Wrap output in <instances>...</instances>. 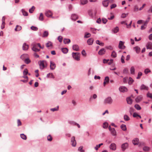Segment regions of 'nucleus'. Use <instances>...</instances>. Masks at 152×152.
Wrapping results in <instances>:
<instances>
[{"mask_svg": "<svg viewBox=\"0 0 152 152\" xmlns=\"http://www.w3.org/2000/svg\"><path fill=\"white\" fill-rule=\"evenodd\" d=\"M132 21H130V22L129 24H127V23L126 22L124 21V24L126 25V27L128 28H130L131 26V24L132 23Z\"/></svg>", "mask_w": 152, "mask_h": 152, "instance_id": "25", "label": "nucleus"}, {"mask_svg": "<svg viewBox=\"0 0 152 152\" xmlns=\"http://www.w3.org/2000/svg\"><path fill=\"white\" fill-rule=\"evenodd\" d=\"M69 123L70 124L73 125L75 126L76 125V123L75 122L72 121H69Z\"/></svg>", "mask_w": 152, "mask_h": 152, "instance_id": "45", "label": "nucleus"}, {"mask_svg": "<svg viewBox=\"0 0 152 152\" xmlns=\"http://www.w3.org/2000/svg\"><path fill=\"white\" fill-rule=\"evenodd\" d=\"M82 54L83 56H86V53L84 50H83L82 51Z\"/></svg>", "mask_w": 152, "mask_h": 152, "instance_id": "63", "label": "nucleus"}, {"mask_svg": "<svg viewBox=\"0 0 152 152\" xmlns=\"http://www.w3.org/2000/svg\"><path fill=\"white\" fill-rule=\"evenodd\" d=\"M71 142L72 145L73 147H75L76 145V142L74 136L72 137L71 139Z\"/></svg>", "mask_w": 152, "mask_h": 152, "instance_id": "6", "label": "nucleus"}, {"mask_svg": "<svg viewBox=\"0 0 152 152\" xmlns=\"http://www.w3.org/2000/svg\"><path fill=\"white\" fill-rule=\"evenodd\" d=\"M72 48L73 50L76 51H78L79 50L78 45H74L73 46Z\"/></svg>", "mask_w": 152, "mask_h": 152, "instance_id": "18", "label": "nucleus"}, {"mask_svg": "<svg viewBox=\"0 0 152 152\" xmlns=\"http://www.w3.org/2000/svg\"><path fill=\"white\" fill-rule=\"evenodd\" d=\"M129 80H128V83L129 85H132L133 83L134 82V80H133V79L130 77H129Z\"/></svg>", "mask_w": 152, "mask_h": 152, "instance_id": "22", "label": "nucleus"}, {"mask_svg": "<svg viewBox=\"0 0 152 152\" xmlns=\"http://www.w3.org/2000/svg\"><path fill=\"white\" fill-rule=\"evenodd\" d=\"M109 129L111 134L113 136H116V132L114 128H112L110 126H109Z\"/></svg>", "mask_w": 152, "mask_h": 152, "instance_id": "5", "label": "nucleus"}, {"mask_svg": "<svg viewBox=\"0 0 152 152\" xmlns=\"http://www.w3.org/2000/svg\"><path fill=\"white\" fill-rule=\"evenodd\" d=\"M142 75V73L140 72H138L137 76L136 77L137 79H139L140 78L141 76Z\"/></svg>", "mask_w": 152, "mask_h": 152, "instance_id": "33", "label": "nucleus"}, {"mask_svg": "<svg viewBox=\"0 0 152 152\" xmlns=\"http://www.w3.org/2000/svg\"><path fill=\"white\" fill-rule=\"evenodd\" d=\"M21 27L19 25H17L16 28H15V30L16 31H20L21 29Z\"/></svg>", "mask_w": 152, "mask_h": 152, "instance_id": "29", "label": "nucleus"}, {"mask_svg": "<svg viewBox=\"0 0 152 152\" xmlns=\"http://www.w3.org/2000/svg\"><path fill=\"white\" fill-rule=\"evenodd\" d=\"M133 116L134 117H137L138 116L140 118H141V116L140 115H138L137 114L135 113H133Z\"/></svg>", "mask_w": 152, "mask_h": 152, "instance_id": "49", "label": "nucleus"}, {"mask_svg": "<svg viewBox=\"0 0 152 152\" xmlns=\"http://www.w3.org/2000/svg\"><path fill=\"white\" fill-rule=\"evenodd\" d=\"M123 45V42L122 41H120L118 45L119 48L120 49H122V47Z\"/></svg>", "mask_w": 152, "mask_h": 152, "instance_id": "32", "label": "nucleus"}, {"mask_svg": "<svg viewBox=\"0 0 152 152\" xmlns=\"http://www.w3.org/2000/svg\"><path fill=\"white\" fill-rule=\"evenodd\" d=\"M142 97L141 96H138L135 99L136 102H139L142 100Z\"/></svg>", "mask_w": 152, "mask_h": 152, "instance_id": "14", "label": "nucleus"}, {"mask_svg": "<svg viewBox=\"0 0 152 152\" xmlns=\"http://www.w3.org/2000/svg\"><path fill=\"white\" fill-rule=\"evenodd\" d=\"M111 56H112L114 58H115L116 57L117 54L115 51H113L112 52V53L111 54Z\"/></svg>", "mask_w": 152, "mask_h": 152, "instance_id": "50", "label": "nucleus"}, {"mask_svg": "<svg viewBox=\"0 0 152 152\" xmlns=\"http://www.w3.org/2000/svg\"><path fill=\"white\" fill-rule=\"evenodd\" d=\"M31 29L34 31H36L37 30L38 28L37 27L32 26L31 27Z\"/></svg>", "mask_w": 152, "mask_h": 152, "instance_id": "54", "label": "nucleus"}, {"mask_svg": "<svg viewBox=\"0 0 152 152\" xmlns=\"http://www.w3.org/2000/svg\"><path fill=\"white\" fill-rule=\"evenodd\" d=\"M58 110V106H57L56 108H54L50 109L51 111L54 112L55 111H57Z\"/></svg>", "mask_w": 152, "mask_h": 152, "instance_id": "52", "label": "nucleus"}, {"mask_svg": "<svg viewBox=\"0 0 152 152\" xmlns=\"http://www.w3.org/2000/svg\"><path fill=\"white\" fill-rule=\"evenodd\" d=\"M151 72V70L148 68L144 70V73L145 74H147L148 73Z\"/></svg>", "mask_w": 152, "mask_h": 152, "instance_id": "48", "label": "nucleus"}, {"mask_svg": "<svg viewBox=\"0 0 152 152\" xmlns=\"http://www.w3.org/2000/svg\"><path fill=\"white\" fill-rule=\"evenodd\" d=\"M47 140L49 141H51L52 140V137L49 134L47 136Z\"/></svg>", "mask_w": 152, "mask_h": 152, "instance_id": "36", "label": "nucleus"}, {"mask_svg": "<svg viewBox=\"0 0 152 152\" xmlns=\"http://www.w3.org/2000/svg\"><path fill=\"white\" fill-rule=\"evenodd\" d=\"M119 90L121 92H124V87L123 86H120L119 88Z\"/></svg>", "mask_w": 152, "mask_h": 152, "instance_id": "60", "label": "nucleus"}, {"mask_svg": "<svg viewBox=\"0 0 152 152\" xmlns=\"http://www.w3.org/2000/svg\"><path fill=\"white\" fill-rule=\"evenodd\" d=\"M58 39L60 42H62L63 39V37L61 36H59L58 38Z\"/></svg>", "mask_w": 152, "mask_h": 152, "instance_id": "57", "label": "nucleus"}, {"mask_svg": "<svg viewBox=\"0 0 152 152\" xmlns=\"http://www.w3.org/2000/svg\"><path fill=\"white\" fill-rule=\"evenodd\" d=\"M71 18L72 20H75L78 18V17L77 15L75 14H73L72 15Z\"/></svg>", "mask_w": 152, "mask_h": 152, "instance_id": "16", "label": "nucleus"}, {"mask_svg": "<svg viewBox=\"0 0 152 152\" xmlns=\"http://www.w3.org/2000/svg\"><path fill=\"white\" fill-rule=\"evenodd\" d=\"M22 12L23 15L24 16H27L28 15V13L26 12L24 10L22 9Z\"/></svg>", "mask_w": 152, "mask_h": 152, "instance_id": "39", "label": "nucleus"}, {"mask_svg": "<svg viewBox=\"0 0 152 152\" xmlns=\"http://www.w3.org/2000/svg\"><path fill=\"white\" fill-rule=\"evenodd\" d=\"M23 50H27L28 48V45L26 43H24L23 46Z\"/></svg>", "mask_w": 152, "mask_h": 152, "instance_id": "17", "label": "nucleus"}, {"mask_svg": "<svg viewBox=\"0 0 152 152\" xmlns=\"http://www.w3.org/2000/svg\"><path fill=\"white\" fill-rule=\"evenodd\" d=\"M146 47L147 49H152V43L151 42H148L147 43Z\"/></svg>", "mask_w": 152, "mask_h": 152, "instance_id": "10", "label": "nucleus"}, {"mask_svg": "<svg viewBox=\"0 0 152 152\" xmlns=\"http://www.w3.org/2000/svg\"><path fill=\"white\" fill-rule=\"evenodd\" d=\"M134 107L137 110H140L141 109V107L138 104H135L134 105Z\"/></svg>", "mask_w": 152, "mask_h": 152, "instance_id": "34", "label": "nucleus"}, {"mask_svg": "<svg viewBox=\"0 0 152 152\" xmlns=\"http://www.w3.org/2000/svg\"><path fill=\"white\" fill-rule=\"evenodd\" d=\"M105 52V50L104 48L101 49L99 52L98 53L99 55H102L104 54Z\"/></svg>", "mask_w": 152, "mask_h": 152, "instance_id": "15", "label": "nucleus"}, {"mask_svg": "<svg viewBox=\"0 0 152 152\" xmlns=\"http://www.w3.org/2000/svg\"><path fill=\"white\" fill-rule=\"evenodd\" d=\"M47 76L48 77H52L53 78H54V76L53 75V74L52 73H49L47 75Z\"/></svg>", "mask_w": 152, "mask_h": 152, "instance_id": "46", "label": "nucleus"}, {"mask_svg": "<svg viewBox=\"0 0 152 152\" xmlns=\"http://www.w3.org/2000/svg\"><path fill=\"white\" fill-rule=\"evenodd\" d=\"M28 71L27 69H25L24 70L23 72V75H26L28 74Z\"/></svg>", "mask_w": 152, "mask_h": 152, "instance_id": "41", "label": "nucleus"}, {"mask_svg": "<svg viewBox=\"0 0 152 152\" xmlns=\"http://www.w3.org/2000/svg\"><path fill=\"white\" fill-rule=\"evenodd\" d=\"M130 73L132 75H134L135 74V69L133 66H132L130 68Z\"/></svg>", "mask_w": 152, "mask_h": 152, "instance_id": "24", "label": "nucleus"}, {"mask_svg": "<svg viewBox=\"0 0 152 152\" xmlns=\"http://www.w3.org/2000/svg\"><path fill=\"white\" fill-rule=\"evenodd\" d=\"M108 126V124L106 122H104L103 124V127L104 129L107 128Z\"/></svg>", "mask_w": 152, "mask_h": 152, "instance_id": "47", "label": "nucleus"}, {"mask_svg": "<svg viewBox=\"0 0 152 152\" xmlns=\"http://www.w3.org/2000/svg\"><path fill=\"white\" fill-rule=\"evenodd\" d=\"M72 55L73 58L77 61H79L80 60V54L78 53H72Z\"/></svg>", "mask_w": 152, "mask_h": 152, "instance_id": "4", "label": "nucleus"}, {"mask_svg": "<svg viewBox=\"0 0 152 152\" xmlns=\"http://www.w3.org/2000/svg\"><path fill=\"white\" fill-rule=\"evenodd\" d=\"M119 31V28L118 27H115L113 29L112 31L114 33H116L117 32Z\"/></svg>", "mask_w": 152, "mask_h": 152, "instance_id": "30", "label": "nucleus"}, {"mask_svg": "<svg viewBox=\"0 0 152 152\" xmlns=\"http://www.w3.org/2000/svg\"><path fill=\"white\" fill-rule=\"evenodd\" d=\"M113 100L110 97H108L105 99L104 103L105 104H111L112 103Z\"/></svg>", "mask_w": 152, "mask_h": 152, "instance_id": "2", "label": "nucleus"}, {"mask_svg": "<svg viewBox=\"0 0 152 152\" xmlns=\"http://www.w3.org/2000/svg\"><path fill=\"white\" fill-rule=\"evenodd\" d=\"M45 14V15L48 17H50L52 16L53 13L50 10L46 11Z\"/></svg>", "mask_w": 152, "mask_h": 152, "instance_id": "7", "label": "nucleus"}, {"mask_svg": "<svg viewBox=\"0 0 152 152\" xmlns=\"http://www.w3.org/2000/svg\"><path fill=\"white\" fill-rule=\"evenodd\" d=\"M28 56V55L27 54H24L21 56L20 58L22 59H23L25 57H27Z\"/></svg>", "mask_w": 152, "mask_h": 152, "instance_id": "56", "label": "nucleus"}, {"mask_svg": "<svg viewBox=\"0 0 152 152\" xmlns=\"http://www.w3.org/2000/svg\"><path fill=\"white\" fill-rule=\"evenodd\" d=\"M139 142V140L138 138H135L132 140V143L134 145H138Z\"/></svg>", "mask_w": 152, "mask_h": 152, "instance_id": "11", "label": "nucleus"}, {"mask_svg": "<svg viewBox=\"0 0 152 152\" xmlns=\"http://www.w3.org/2000/svg\"><path fill=\"white\" fill-rule=\"evenodd\" d=\"M61 51L62 52L64 53H66L68 52V49L66 48H63L61 49Z\"/></svg>", "mask_w": 152, "mask_h": 152, "instance_id": "28", "label": "nucleus"}, {"mask_svg": "<svg viewBox=\"0 0 152 152\" xmlns=\"http://www.w3.org/2000/svg\"><path fill=\"white\" fill-rule=\"evenodd\" d=\"M102 20L103 23L104 24L106 23L107 21V19H106L104 18H103L102 19Z\"/></svg>", "mask_w": 152, "mask_h": 152, "instance_id": "58", "label": "nucleus"}, {"mask_svg": "<svg viewBox=\"0 0 152 152\" xmlns=\"http://www.w3.org/2000/svg\"><path fill=\"white\" fill-rule=\"evenodd\" d=\"M20 137L23 139L26 140L27 139V137L25 134H20Z\"/></svg>", "mask_w": 152, "mask_h": 152, "instance_id": "37", "label": "nucleus"}, {"mask_svg": "<svg viewBox=\"0 0 152 152\" xmlns=\"http://www.w3.org/2000/svg\"><path fill=\"white\" fill-rule=\"evenodd\" d=\"M129 145L127 143H124V150L127 148L128 147Z\"/></svg>", "mask_w": 152, "mask_h": 152, "instance_id": "59", "label": "nucleus"}, {"mask_svg": "<svg viewBox=\"0 0 152 152\" xmlns=\"http://www.w3.org/2000/svg\"><path fill=\"white\" fill-rule=\"evenodd\" d=\"M91 36V34L90 33H85L84 37L85 38H87L90 37Z\"/></svg>", "mask_w": 152, "mask_h": 152, "instance_id": "40", "label": "nucleus"}, {"mask_svg": "<svg viewBox=\"0 0 152 152\" xmlns=\"http://www.w3.org/2000/svg\"><path fill=\"white\" fill-rule=\"evenodd\" d=\"M52 44L51 42H48L47 43L46 45L47 47H49L50 46H52Z\"/></svg>", "mask_w": 152, "mask_h": 152, "instance_id": "51", "label": "nucleus"}, {"mask_svg": "<svg viewBox=\"0 0 152 152\" xmlns=\"http://www.w3.org/2000/svg\"><path fill=\"white\" fill-rule=\"evenodd\" d=\"M56 67V65L54 63L51 61L50 62V69L51 70L54 69Z\"/></svg>", "mask_w": 152, "mask_h": 152, "instance_id": "12", "label": "nucleus"}, {"mask_svg": "<svg viewBox=\"0 0 152 152\" xmlns=\"http://www.w3.org/2000/svg\"><path fill=\"white\" fill-rule=\"evenodd\" d=\"M147 26V23H145L143 25L141 26V30L144 29Z\"/></svg>", "mask_w": 152, "mask_h": 152, "instance_id": "53", "label": "nucleus"}, {"mask_svg": "<svg viewBox=\"0 0 152 152\" xmlns=\"http://www.w3.org/2000/svg\"><path fill=\"white\" fill-rule=\"evenodd\" d=\"M108 0H105L103 1V4L104 7H107L108 6L109 4Z\"/></svg>", "mask_w": 152, "mask_h": 152, "instance_id": "23", "label": "nucleus"}, {"mask_svg": "<svg viewBox=\"0 0 152 152\" xmlns=\"http://www.w3.org/2000/svg\"><path fill=\"white\" fill-rule=\"evenodd\" d=\"M35 9V7L34 6H33L29 10V12L30 13H33Z\"/></svg>", "mask_w": 152, "mask_h": 152, "instance_id": "35", "label": "nucleus"}, {"mask_svg": "<svg viewBox=\"0 0 152 152\" xmlns=\"http://www.w3.org/2000/svg\"><path fill=\"white\" fill-rule=\"evenodd\" d=\"M140 89L141 90L144 89L148 90V88L144 84H142L140 86Z\"/></svg>", "mask_w": 152, "mask_h": 152, "instance_id": "13", "label": "nucleus"}, {"mask_svg": "<svg viewBox=\"0 0 152 152\" xmlns=\"http://www.w3.org/2000/svg\"><path fill=\"white\" fill-rule=\"evenodd\" d=\"M63 42L65 44H68L70 42V40L69 39H64Z\"/></svg>", "mask_w": 152, "mask_h": 152, "instance_id": "27", "label": "nucleus"}, {"mask_svg": "<svg viewBox=\"0 0 152 152\" xmlns=\"http://www.w3.org/2000/svg\"><path fill=\"white\" fill-rule=\"evenodd\" d=\"M124 120L126 121H129L130 120L129 117L127 115H124Z\"/></svg>", "mask_w": 152, "mask_h": 152, "instance_id": "44", "label": "nucleus"}, {"mask_svg": "<svg viewBox=\"0 0 152 152\" xmlns=\"http://www.w3.org/2000/svg\"><path fill=\"white\" fill-rule=\"evenodd\" d=\"M24 62L26 64H28L31 62V61L29 58H27L25 59Z\"/></svg>", "mask_w": 152, "mask_h": 152, "instance_id": "42", "label": "nucleus"}, {"mask_svg": "<svg viewBox=\"0 0 152 152\" xmlns=\"http://www.w3.org/2000/svg\"><path fill=\"white\" fill-rule=\"evenodd\" d=\"M103 145V144L102 143H101L98 145H97L94 148L96 150H97L98 148H100V146Z\"/></svg>", "mask_w": 152, "mask_h": 152, "instance_id": "43", "label": "nucleus"}, {"mask_svg": "<svg viewBox=\"0 0 152 152\" xmlns=\"http://www.w3.org/2000/svg\"><path fill=\"white\" fill-rule=\"evenodd\" d=\"M106 48L108 49H109L110 50H112L113 49V47L111 46H107L106 47Z\"/></svg>", "mask_w": 152, "mask_h": 152, "instance_id": "64", "label": "nucleus"}, {"mask_svg": "<svg viewBox=\"0 0 152 152\" xmlns=\"http://www.w3.org/2000/svg\"><path fill=\"white\" fill-rule=\"evenodd\" d=\"M93 42V39L92 38H90L87 40V42L88 45H92Z\"/></svg>", "mask_w": 152, "mask_h": 152, "instance_id": "19", "label": "nucleus"}, {"mask_svg": "<svg viewBox=\"0 0 152 152\" xmlns=\"http://www.w3.org/2000/svg\"><path fill=\"white\" fill-rule=\"evenodd\" d=\"M32 49L35 52H38L40 50V49H39L40 46V44L39 43H34L32 44Z\"/></svg>", "mask_w": 152, "mask_h": 152, "instance_id": "1", "label": "nucleus"}, {"mask_svg": "<svg viewBox=\"0 0 152 152\" xmlns=\"http://www.w3.org/2000/svg\"><path fill=\"white\" fill-rule=\"evenodd\" d=\"M40 68L42 69L47 66V62L45 61H40L39 64Z\"/></svg>", "mask_w": 152, "mask_h": 152, "instance_id": "3", "label": "nucleus"}, {"mask_svg": "<svg viewBox=\"0 0 152 152\" xmlns=\"http://www.w3.org/2000/svg\"><path fill=\"white\" fill-rule=\"evenodd\" d=\"M109 77L107 76L105 77L103 83L104 86H105L106 84H108L109 83Z\"/></svg>", "mask_w": 152, "mask_h": 152, "instance_id": "9", "label": "nucleus"}, {"mask_svg": "<svg viewBox=\"0 0 152 152\" xmlns=\"http://www.w3.org/2000/svg\"><path fill=\"white\" fill-rule=\"evenodd\" d=\"M147 96L152 99V94L148 92L147 94Z\"/></svg>", "mask_w": 152, "mask_h": 152, "instance_id": "55", "label": "nucleus"}, {"mask_svg": "<svg viewBox=\"0 0 152 152\" xmlns=\"http://www.w3.org/2000/svg\"><path fill=\"white\" fill-rule=\"evenodd\" d=\"M110 149L115 151L116 149V145L114 143H112L110 146Z\"/></svg>", "mask_w": 152, "mask_h": 152, "instance_id": "8", "label": "nucleus"}, {"mask_svg": "<svg viewBox=\"0 0 152 152\" xmlns=\"http://www.w3.org/2000/svg\"><path fill=\"white\" fill-rule=\"evenodd\" d=\"M133 49L134 50L136 51V52L137 53H139L140 51V47L138 46H136Z\"/></svg>", "mask_w": 152, "mask_h": 152, "instance_id": "20", "label": "nucleus"}, {"mask_svg": "<svg viewBox=\"0 0 152 152\" xmlns=\"http://www.w3.org/2000/svg\"><path fill=\"white\" fill-rule=\"evenodd\" d=\"M48 32L47 31H44V32L43 34L42 37H47L48 36Z\"/></svg>", "mask_w": 152, "mask_h": 152, "instance_id": "38", "label": "nucleus"}, {"mask_svg": "<svg viewBox=\"0 0 152 152\" xmlns=\"http://www.w3.org/2000/svg\"><path fill=\"white\" fill-rule=\"evenodd\" d=\"M88 2V1L87 0H80V4L83 5L86 4Z\"/></svg>", "mask_w": 152, "mask_h": 152, "instance_id": "26", "label": "nucleus"}, {"mask_svg": "<svg viewBox=\"0 0 152 152\" xmlns=\"http://www.w3.org/2000/svg\"><path fill=\"white\" fill-rule=\"evenodd\" d=\"M17 123H18V126H21L22 124L21 122L19 119H18L17 120Z\"/></svg>", "mask_w": 152, "mask_h": 152, "instance_id": "61", "label": "nucleus"}, {"mask_svg": "<svg viewBox=\"0 0 152 152\" xmlns=\"http://www.w3.org/2000/svg\"><path fill=\"white\" fill-rule=\"evenodd\" d=\"M143 150L145 151H148L149 150V148L148 147L145 146L143 147Z\"/></svg>", "mask_w": 152, "mask_h": 152, "instance_id": "62", "label": "nucleus"}, {"mask_svg": "<svg viewBox=\"0 0 152 152\" xmlns=\"http://www.w3.org/2000/svg\"><path fill=\"white\" fill-rule=\"evenodd\" d=\"M126 101L128 104H131L132 102V100L131 98L130 97H127L126 99Z\"/></svg>", "mask_w": 152, "mask_h": 152, "instance_id": "21", "label": "nucleus"}, {"mask_svg": "<svg viewBox=\"0 0 152 152\" xmlns=\"http://www.w3.org/2000/svg\"><path fill=\"white\" fill-rule=\"evenodd\" d=\"M43 15L42 13H41L40 14V16L39 17V20L41 21L43 20Z\"/></svg>", "mask_w": 152, "mask_h": 152, "instance_id": "31", "label": "nucleus"}]
</instances>
